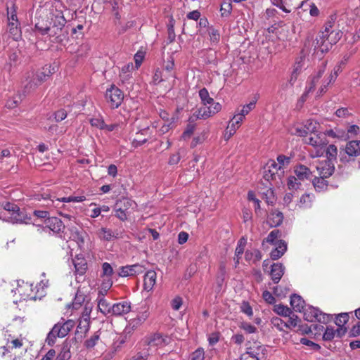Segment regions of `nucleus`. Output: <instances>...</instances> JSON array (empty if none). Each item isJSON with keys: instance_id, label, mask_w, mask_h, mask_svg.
<instances>
[{"instance_id": "nucleus-1", "label": "nucleus", "mask_w": 360, "mask_h": 360, "mask_svg": "<svg viewBox=\"0 0 360 360\" xmlns=\"http://www.w3.org/2000/svg\"><path fill=\"white\" fill-rule=\"evenodd\" d=\"M60 1L47 0L36 12L35 30L41 35L58 37L66 23Z\"/></svg>"}, {"instance_id": "nucleus-2", "label": "nucleus", "mask_w": 360, "mask_h": 360, "mask_svg": "<svg viewBox=\"0 0 360 360\" xmlns=\"http://www.w3.org/2000/svg\"><path fill=\"white\" fill-rule=\"evenodd\" d=\"M342 32L335 30L326 34L325 38H316L313 40V36H308L305 42L304 48L309 51H320L321 53L327 52L333 44H335L342 38Z\"/></svg>"}, {"instance_id": "nucleus-3", "label": "nucleus", "mask_w": 360, "mask_h": 360, "mask_svg": "<svg viewBox=\"0 0 360 360\" xmlns=\"http://www.w3.org/2000/svg\"><path fill=\"white\" fill-rule=\"evenodd\" d=\"M199 97L201 103L204 106L198 108L193 113V116H195L196 119L206 120L212 117L221 110V105L219 103L214 101V99L210 97L206 88H202L199 91Z\"/></svg>"}, {"instance_id": "nucleus-4", "label": "nucleus", "mask_w": 360, "mask_h": 360, "mask_svg": "<svg viewBox=\"0 0 360 360\" xmlns=\"http://www.w3.org/2000/svg\"><path fill=\"white\" fill-rule=\"evenodd\" d=\"M5 211L10 214L6 217L5 214H0V219L11 223H30V218L27 217L23 211H21L18 205L14 203L7 202L2 205Z\"/></svg>"}, {"instance_id": "nucleus-5", "label": "nucleus", "mask_w": 360, "mask_h": 360, "mask_svg": "<svg viewBox=\"0 0 360 360\" xmlns=\"http://www.w3.org/2000/svg\"><path fill=\"white\" fill-rule=\"evenodd\" d=\"M75 322L72 320H68L56 323L51 330L48 333L46 342L52 346L55 344L56 338L65 337L74 328Z\"/></svg>"}, {"instance_id": "nucleus-6", "label": "nucleus", "mask_w": 360, "mask_h": 360, "mask_svg": "<svg viewBox=\"0 0 360 360\" xmlns=\"http://www.w3.org/2000/svg\"><path fill=\"white\" fill-rule=\"evenodd\" d=\"M49 68L50 67L44 68L43 70L37 72L33 71L28 72L25 76V81L23 82L25 92L30 93L45 81L46 77H49V75L51 74Z\"/></svg>"}, {"instance_id": "nucleus-7", "label": "nucleus", "mask_w": 360, "mask_h": 360, "mask_svg": "<svg viewBox=\"0 0 360 360\" xmlns=\"http://www.w3.org/2000/svg\"><path fill=\"white\" fill-rule=\"evenodd\" d=\"M303 138L305 143L314 147V150L310 152L312 158L321 157L323 155L325 146H327L324 134L317 132Z\"/></svg>"}, {"instance_id": "nucleus-8", "label": "nucleus", "mask_w": 360, "mask_h": 360, "mask_svg": "<svg viewBox=\"0 0 360 360\" xmlns=\"http://www.w3.org/2000/svg\"><path fill=\"white\" fill-rule=\"evenodd\" d=\"M171 339L167 335H163L160 333H155L146 336L143 340V345L147 347L144 348V352H148L153 348L162 347L169 345Z\"/></svg>"}, {"instance_id": "nucleus-9", "label": "nucleus", "mask_w": 360, "mask_h": 360, "mask_svg": "<svg viewBox=\"0 0 360 360\" xmlns=\"http://www.w3.org/2000/svg\"><path fill=\"white\" fill-rule=\"evenodd\" d=\"M266 348L261 342L255 341H248L245 344V352L243 354H248L254 358L264 360L266 355Z\"/></svg>"}, {"instance_id": "nucleus-10", "label": "nucleus", "mask_w": 360, "mask_h": 360, "mask_svg": "<svg viewBox=\"0 0 360 360\" xmlns=\"http://www.w3.org/2000/svg\"><path fill=\"white\" fill-rule=\"evenodd\" d=\"M304 318L306 321L313 322L317 321L321 323H327L330 321V315L323 313L318 308L308 306L303 309Z\"/></svg>"}, {"instance_id": "nucleus-11", "label": "nucleus", "mask_w": 360, "mask_h": 360, "mask_svg": "<svg viewBox=\"0 0 360 360\" xmlns=\"http://www.w3.org/2000/svg\"><path fill=\"white\" fill-rule=\"evenodd\" d=\"M284 171L274 160H269L264 167V179L270 182L281 179Z\"/></svg>"}, {"instance_id": "nucleus-12", "label": "nucleus", "mask_w": 360, "mask_h": 360, "mask_svg": "<svg viewBox=\"0 0 360 360\" xmlns=\"http://www.w3.org/2000/svg\"><path fill=\"white\" fill-rule=\"evenodd\" d=\"M319 124L311 119L307 120L302 127H296L292 134L298 136L305 137L319 132Z\"/></svg>"}, {"instance_id": "nucleus-13", "label": "nucleus", "mask_w": 360, "mask_h": 360, "mask_svg": "<svg viewBox=\"0 0 360 360\" xmlns=\"http://www.w3.org/2000/svg\"><path fill=\"white\" fill-rule=\"evenodd\" d=\"M105 98L112 108H117L121 105L124 95L120 89L112 86L106 91Z\"/></svg>"}, {"instance_id": "nucleus-14", "label": "nucleus", "mask_w": 360, "mask_h": 360, "mask_svg": "<svg viewBox=\"0 0 360 360\" xmlns=\"http://www.w3.org/2000/svg\"><path fill=\"white\" fill-rule=\"evenodd\" d=\"M13 291L15 294L18 293L22 300H36L37 298V293L33 291L32 285L23 281L18 282V287Z\"/></svg>"}, {"instance_id": "nucleus-15", "label": "nucleus", "mask_w": 360, "mask_h": 360, "mask_svg": "<svg viewBox=\"0 0 360 360\" xmlns=\"http://www.w3.org/2000/svg\"><path fill=\"white\" fill-rule=\"evenodd\" d=\"M46 228L52 231L54 234H58L62 237L61 233L63 232L65 226L63 221L57 217H49L45 221Z\"/></svg>"}, {"instance_id": "nucleus-16", "label": "nucleus", "mask_w": 360, "mask_h": 360, "mask_svg": "<svg viewBox=\"0 0 360 360\" xmlns=\"http://www.w3.org/2000/svg\"><path fill=\"white\" fill-rule=\"evenodd\" d=\"M144 269V267L139 264L127 265L120 269L119 276L122 277L132 276L142 274Z\"/></svg>"}, {"instance_id": "nucleus-17", "label": "nucleus", "mask_w": 360, "mask_h": 360, "mask_svg": "<svg viewBox=\"0 0 360 360\" xmlns=\"http://www.w3.org/2000/svg\"><path fill=\"white\" fill-rule=\"evenodd\" d=\"M242 122L241 116H233L224 134V139L226 140H229L236 133L237 129L240 127Z\"/></svg>"}, {"instance_id": "nucleus-18", "label": "nucleus", "mask_w": 360, "mask_h": 360, "mask_svg": "<svg viewBox=\"0 0 360 360\" xmlns=\"http://www.w3.org/2000/svg\"><path fill=\"white\" fill-rule=\"evenodd\" d=\"M112 314L115 316H122L129 313L131 311V303L128 301H122L112 305Z\"/></svg>"}, {"instance_id": "nucleus-19", "label": "nucleus", "mask_w": 360, "mask_h": 360, "mask_svg": "<svg viewBox=\"0 0 360 360\" xmlns=\"http://www.w3.org/2000/svg\"><path fill=\"white\" fill-rule=\"evenodd\" d=\"M316 169L321 177L328 178L333 174L334 172V167L331 165L330 162L324 161L323 162H320L316 166Z\"/></svg>"}, {"instance_id": "nucleus-20", "label": "nucleus", "mask_w": 360, "mask_h": 360, "mask_svg": "<svg viewBox=\"0 0 360 360\" xmlns=\"http://www.w3.org/2000/svg\"><path fill=\"white\" fill-rule=\"evenodd\" d=\"M294 172L295 176L300 181L310 179L312 175L311 169L303 165H298L295 166Z\"/></svg>"}, {"instance_id": "nucleus-21", "label": "nucleus", "mask_w": 360, "mask_h": 360, "mask_svg": "<svg viewBox=\"0 0 360 360\" xmlns=\"http://www.w3.org/2000/svg\"><path fill=\"white\" fill-rule=\"evenodd\" d=\"M285 267L281 263L271 265L270 275L274 283H278L284 274Z\"/></svg>"}, {"instance_id": "nucleus-22", "label": "nucleus", "mask_w": 360, "mask_h": 360, "mask_svg": "<svg viewBox=\"0 0 360 360\" xmlns=\"http://www.w3.org/2000/svg\"><path fill=\"white\" fill-rule=\"evenodd\" d=\"M157 274L155 271H148L144 275L143 288L149 292L152 290L156 283Z\"/></svg>"}, {"instance_id": "nucleus-23", "label": "nucleus", "mask_w": 360, "mask_h": 360, "mask_svg": "<svg viewBox=\"0 0 360 360\" xmlns=\"http://www.w3.org/2000/svg\"><path fill=\"white\" fill-rule=\"evenodd\" d=\"M73 264L75 269V273L76 275L83 276L87 269V262L84 257L77 256L73 259Z\"/></svg>"}, {"instance_id": "nucleus-24", "label": "nucleus", "mask_w": 360, "mask_h": 360, "mask_svg": "<svg viewBox=\"0 0 360 360\" xmlns=\"http://www.w3.org/2000/svg\"><path fill=\"white\" fill-rule=\"evenodd\" d=\"M98 235L101 240L107 241L120 238V233L117 231H112L111 229L105 227H102L98 231Z\"/></svg>"}, {"instance_id": "nucleus-25", "label": "nucleus", "mask_w": 360, "mask_h": 360, "mask_svg": "<svg viewBox=\"0 0 360 360\" xmlns=\"http://www.w3.org/2000/svg\"><path fill=\"white\" fill-rule=\"evenodd\" d=\"M345 152L349 156L360 155V141H349L345 146Z\"/></svg>"}, {"instance_id": "nucleus-26", "label": "nucleus", "mask_w": 360, "mask_h": 360, "mask_svg": "<svg viewBox=\"0 0 360 360\" xmlns=\"http://www.w3.org/2000/svg\"><path fill=\"white\" fill-rule=\"evenodd\" d=\"M303 58L300 57L299 60H297L293 67V70L291 72L290 77L288 82V84L286 85H290V86H292L296 82L298 75L300 74L303 64H302Z\"/></svg>"}, {"instance_id": "nucleus-27", "label": "nucleus", "mask_w": 360, "mask_h": 360, "mask_svg": "<svg viewBox=\"0 0 360 360\" xmlns=\"http://www.w3.org/2000/svg\"><path fill=\"white\" fill-rule=\"evenodd\" d=\"M283 220V213L275 210L270 213L268 217V223L271 227L280 226Z\"/></svg>"}, {"instance_id": "nucleus-28", "label": "nucleus", "mask_w": 360, "mask_h": 360, "mask_svg": "<svg viewBox=\"0 0 360 360\" xmlns=\"http://www.w3.org/2000/svg\"><path fill=\"white\" fill-rule=\"evenodd\" d=\"M290 305L292 308L298 312H301L304 309V300L302 297L297 294H294L290 297Z\"/></svg>"}, {"instance_id": "nucleus-29", "label": "nucleus", "mask_w": 360, "mask_h": 360, "mask_svg": "<svg viewBox=\"0 0 360 360\" xmlns=\"http://www.w3.org/2000/svg\"><path fill=\"white\" fill-rule=\"evenodd\" d=\"M91 306L89 304H86L82 311V315L81 319H79L78 328H82V324L84 323V327L86 329H89V319H90V314L91 311Z\"/></svg>"}, {"instance_id": "nucleus-30", "label": "nucleus", "mask_w": 360, "mask_h": 360, "mask_svg": "<svg viewBox=\"0 0 360 360\" xmlns=\"http://www.w3.org/2000/svg\"><path fill=\"white\" fill-rule=\"evenodd\" d=\"M325 72V65L323 66L317 72L316 75L314 76L309 86H307L306 91L302 95V98L305 97L309 93L314 91L316 84L319 82V80L322 77L323 72Z\"/></svg>"}, {"instance_id": "nucleus-31", "label": "nucleus", "mask_w": 360, "mask_h": 360, "mask_svg": "<svg viewBox=\"0 0 360 360\" xmlns=\"http://www.w3.org/2000/svg\"><path fill=\"white\" fill-rule=\"evenodd\" d=\"M286 250L287 244L284 241L280 240L277 247L271 250V258L274 260L278 259L283 255Z\"/></svg>"}, {"instance_id": "nucleus-32", "label": "nucleus", "mask_w": 360, "mask_h": 360, "mask_svg": "<svg viewBox=\"0 0 360 360\" xmlns=\"http://www.w3.org/2000/svg\"><path fill=\"white\" fill-rule=\"evenodd\" d=\"M86 200V197L84 195L79 196H69L65 197L62 198H56V200H52V203L54 206L58 207L60 202H81Z\"/></svg>"}, {"instance_id": "nucleus-33", "label": "nucleus", "mask_w": 360, "mask_h": 360, "mask_svg": "<svg viewBox=\"0 0 360 360\" xmlns=\"http://www.w3.org/2000/svg\"><path fill=\"white\" fill-rule=\"evenodd\" d=\"M336 20V15H331L329 18L327 20V21L325 22L324 25V30L321 32V34L319 36V38L323 37L326 36L327 34L334 31L333 27L335 25Z\"/></svg>"}, {"instance_id": "nucleus-34", "label": "nucleus", "mask_w": 360, "mask_h": 360, "mask_svg": "<svg viewBox=\"0 0 360 360\" xmlns=\"http://www.w3.org/2000/svg\"><path fill=\"white\" fill-rule=\"evenodd\" d=\"M98 308L104 315L112 313V305L105 297H98Z\"/></svg>"}, {"instance_id": "nucleus-35", "label": "nucleus", "mask_w": 360, "mask_h": 360, "mask_svg": "<svg viewBox=\"0 0 360 360\" xmlns=\"http://www.w3.org/2000/svg\"><path fill=\"white\" fill-rule=\"evenodd\" d=\"M262 253L257 249L247 250L245 254L246 261L256 263L262 259Z\"/></svg>"}, {"instance_id": "nucleus-36", "label": "nucleus", "mask_w": 360, "mask_h": 360, "mask_svg": "<svg viewBox=\"0 0 360 360\" xmlns=\"http://www.w3.org/2000/svg\"><path fill=\"white\" fill-rule=\"evenodd\" d=\"M27 92H25V89L23 90V94H18L15 95L13 97L9 98L6 101V107L8 108H14L18 105V104L22 101L23 98L25 96Z\"/></svg>"}, {"instance_id": "nucleus-37", "label": "nucleus", "mask_w": 360, "mask_h": 360, "mask_svg": "<svg viewBox=\"0 0 360 360\" xmlns=\"http://www.w3.org/2000/svg\"><path fill=\"white\" fill-rule=\"evenodd\" d=\"M9 33L11 37L15 41L21 37V31L18 26L16 22H9L8 23Z\"/></svg>"}, {"instance_id": "nucleus-38", "label": "nucleus", "mask_w": 360, "mask_h": 360, "mask_svg": "<svg viewBox=\"0 0 360 360\" xmlns=\"http://www.w3.org/2000/svg\"><path fill=\"white\" fill-rule=\"evenodd\" d=\"M301 7L304 9V11H307V10L309 8V13L312 17H317L320 13L319 8L314 3L302 1Z\"/></svg>"}, {"instance_id": "nucleus-39", "label": "nucleus", "mask_w": 360, "mask_h": 360, "mask_svg": "<svg viewBox=\"0 0 360 360\" xmlns=\"http://www.w3.org/2000/svg\"><path fill=\"white\" fill-rule=\"evenodd\" d=\"M22 345V342L21 340L15 339L11 341H8L7 343V346H4L0 348L2 350V356L6 354V352H8L10 349H16L20 348Z\"/></svg>"}, {"instance_id": "nucleus-40", "label": "nucleus", "mask_w": 360, "mask_h": 360, "mask_svg": "<svg viewBox=\"0 0 360 360\" xmlns=\"http://www.w3.org/2000/svg\"><path fill=\"white\" fill-rule=\"evenodd\" d=\"M323 177H315L313 179V185L316 191H325L328 187L327 181Z\"/></svg>"}, {"instance_id": "nucleus-41", "label": "nucleus", "mask_w": 360, "mask_h": 360, "mask_svg": "<svg viewBox=\"0 0 360 360\" xmlns=\"http://www.w3.org/2000/svg\"><path fill=\"white\" fill-rule=\"evenodd\" d=\"M274 311L277 314L285 317L290 316L292 314V310L289 307L281 304H276Z\"/></svg>"}, {"instance_id": "nucleus-42", "label": "nucleus", "mask_w": 360, "mask_h": 360, "mask_svg": "<svg viewBox=\"0 0 360 360\" xmlns=\"http://www.w3.org/2000/svg\"><path fill=\"white\" fill-rule=\"evenodd\" d=\"M313 200L314 195L312 194L305 193L300 197L299 206L304 208L309 207L311 205Z\"/></svg>"}, {"instance_id": "nucleus-43", "label": "nucleus", "mask_w": 360, "mask_h": 360, "mask_svg": "<svg viewBox=\"0 0 360 360\" xmlns=\"http://www.w3.org/2000/svg\"><path fill=\"white\" fill-rule=\"evenodd\" d=\"M133 69L134 65L132 63H129L122 68L120 77L122 78L123 81L127 80L129 78Z\"/></svg>"}, {"instance_id": "nucleus-44", "label": "nucleus", "mask_w": 360, "mask_h": 360, "mask_svg": "<svg viewBox=\"0 0 360 360\" xmlns=\"http://www.w3.org/2000/svg\"><path fill=\"white\" fill-rule=\"evenodd\" d=\"M100 331L96 332L91 338L87 339L84 345L86 348H93L100 339Z\"/></svg>"}, {"instance_id": "nucleus-45", "label": "nucleus", "mask_w": 360, "mask_h": 360, "mask_svg": "<svg viewBox=\"0 0 360 360\" xmlns=\"http://www.w3.org/2000/svg\"><path fill=\"white\" fill-rule=\"evenodd\" d=\"M256 101H251L248 104L244 105L240 112L236 115L235 116H241V120H243L245 116L248 115L252 109L255 108Z\"/></svg>"}, {"instance_id": "nucleus-46", "label": "nucleus", "mask_w": 360, "mask_h": 360, "mask_svg": "<svg viewBox=\"0 0 360 360\" xmlns=\"http://www.w3.org/2000/svg\"><path fill=\"white\" fill-rule=\"evenodd\" d=\"M208 34L212 44H217L220 39V34L218 30L214 27H210Z\"/></svg>"}, {"instance_id": "nucleus-47", "label": "nucleus", "mask_w": 360, "mask_h": 360, "mask_svg": "<svg viewBox=\"0 0 360 360\" xmlns=\"http://www.w3.org/2000/svg\"><path fill=\"white\" fill-rule=\"evenodd\" d=\"M239 328L248 334L255 333L257 331V328L255 326L246 321L241 322Z\"/></svg>"}, {"instance_id": "nucleus-48", "label": "nucleus", "mask_w": 360, "mask_h": 360, "mask_svg": "<svg viewBox=\"0 0 360 360\" xmlns=\"http://www.w3.org/2000/svg\"><path fill=\"white\" fill-rule=\"evenodd\" d=\"M271 322L273 327L277 328L280 331L285 330L286 328L285 322L278 317L272 318Z\"/></svg>"}, {"instance_id": "nucleus-49", "label": "nucleus", "mask_w": 360, "mask_h": 360, "mask_svg": "<svg viewBox=\"0 0 360 360\" xmlns=\"http://www.w3.org/2000/svg\"><path fill=\"white\" fill-rule=\"evenodd\" d=\"M300 181V180H299L297 176H289L287 183L288 188L290 190L298 189L301 185Z\"/></svg>"}, {"instance_id": "nucleus-50", "label": "nucleus", "mask_w": 360, "mask_h": 360, "mask_svg": "<svg viewBox=\"0 0 360 360\" xmlns=\"http://www.w3.org/2000/svg\"><path fill=\"white\" fill-rule=\"evenodd\" d=\"M71 357V353L68 346L62 347L60 352L56 357V360H68Z\"/></svg>"}, {"instance_id": "nucleus-51", "label": "nucleus", "mask_w": 360, "mask_h": 360, "mask_svg": "<svg viewBox=\"0 0 360 360\" xmlns=\"http://www.w3.org/2000/svg\"><path fill=\"white\" fill-rule=\"evenodd\" d=\"M113 274V269L111 265L108 262H104L102 264V274L103 278H111Z\"/></svg>"}, {"instance_id": "nucleus-52", "label": "nucleus", "mask_w": 360, "mask_h": 360, "mask_svg": "<svg viewBox=\"0 0 360 360\" xmlns=\"http://www.w3.org/2000/svg\"><path fill=\"white\" fill-rule=\"evenodd\" d=\"M289 317V319L286 323V328L292 329L298 326L299 322L300 320L298 319L297 316L295 314H291Z\"/></svg>"}, {"instance_id": "nucleus-53", "label": "nucleus", "mask_w": 360, "mask_h": 360, "mask_svg": "<svg viewBox=\"0 0 360 360\" xmlns=\"http://www.w3.org/2000/svg\"><path fill=\"white\" fill-rule=\"evenodd\" d=\"M205 351L202 347L195 349L191 355V360H204Z\"/></svg>"}, {"instance_id": "nucleus-54", "label": "nucleus", "mask_w": 360, "mask_h": 360, "mask_svg": "<svg viewBox=\"0 0 360 360\" xmlns=\"http://www.w3.org/2000/svg\"><path fill=\"white\" fill-rule=\"evenodd\" d=\"M232 10L231 3L229 1H224L221 6V12L222 16H228L231 14Z\"/></svg>"}, {"instance_id": "nucleus-55", "label": "nucleus", "mask_w": 360, "mask_h": 360, "mask_svg": "<svg viewBox=\"0 0 360 360\" xmlns=\"http://www.w3.org/2000/svg\"><path fill=\"white\" fill-rule=\"evenodd\" d=\"M325 152L326 153L328 158L332 159L336 157L338 150L336 146L331 144L328 146H325Z\"/></svg>"}, {"instance_id": "nucleus-56", "label": "nucleus", "mask_w": 360, "mask_h": 360, "mask_svg": "<svg viewBox=\"0 0 360 360\" xmlns=\"http://www.w3.org/2000/svg\"><path fill=\"white\" fill-rule=\"evenodd\" d=\"M300 342L301 344L308 346L312 350H314V351H318L321 348L318 344H316L305 338H300Z\"/></svg>"}, {"instance_id": "nucleus-57", "label": "nucleus", "mask_w": 360, "mask_h": 360, "mask_svg": "<svg viewBox=\"0 0 360 360\" xmlns=\"http://www.w3.org/2000/svg\"><path fill=\"white\" fill-rule=\"evenodd\" d=\"M349 315L347 313L340 314L335 319V324L338 326H344V325L348 321Z\"/></svg>"}, {"instance_id": "nucleus-58", "label": "nucleus", "mask_w": 360, "mask_h": 360, "mask_svg": "<svg viewBox=\"0 0 360 360\" xmlns=\"http://www.w3.org/2000/svg\"><path fill=\"white\" fill-rule=\"evenodd\" d=\"M282 1L283 6H281L280 8L287 13H290L293 8H296L291 0H283Z\"/></svg>"}, {"instance_id": "nucleus-59", "label": "nucleus", "mask_w": 360, "mask_h": 360, "mask_svg": "<svg viewBox=\"0 0 360 360\" xmlns=\"http://www.w3.org/2000/svg\"><path fill=\"white\" fill-rule=\"evenodd\" d=\"M291 158L290 157L285 156L284 155H279L277 157V162L278 165L281 167V169H283V167L288 166L290 162Z\"/></svg>"}, {"instance_id": "nucleus-60", "label": "nucleus", "mask_w": 360, "mask_h": 360, "mask_svg": "<svg viewBox=\"0 0 360 360\" xmlns=\"http://www.w3.org/2000/svg\"><path fill=\"white\" fill-rule=\"evenodd\" d=\"M335 330L332 327H327L323 335V338L324 340H331L335 336Z\"/></svg>"}, {"instance_id": "nucleus-61", "label": "nucleus", "mask_w": 360, "mask_h": 360, "mask_svg": "<svg viewBox=\"0 0 360 360\" xmlns=\"http://www.w3.org/2000/svg\"><path fill=\"white\" fill-rule=\"evenodd\" d=\"M240 310L243 313L245 314L249 317H250L253 315L252 309L251 306L250 305V304L247 302H243L241 304Z\"/></svg>"}, {"instance_id": "nucleus-62", "label": "nucleus", "mask_w": 360, "mask_h": 360, "mask_svg": "<svg viewBox=\"0 0 360 360\" xmlns=\"http://www.w3.org/2000/svg\"><path fill=\"white\" fill-rule=\"evenodd\" d=\"M195 124H191V123H189L185 131H184V133L182 134V138L184 139H188L190 138V136L193 134L194 131H195Z\"/></svg>"}, {"instance_id": "nucleus-63", "label": "nucleus", "mask_w": 360, "mask_h": 360, "mask_svg": "<svg viewBox=\"0 0 360 360\" xmlns=\"http://www.w3.org/2000/svg\"><path fill=\"white\" fill-rule=\"evenodd\" d=\"M280 231L278 230H273L269 233L268 236L266 238V242L273 244L276 239L278 237Z\"/></svg>"}, {"instance_id": "nucleus-64", "label": "nucleus", "mask_w": 360, "mask_h": 360, "mask_svg": "<svg viewBox=\"0 0 360 360\" xmlns=\"http://www.w3.org/2000/svg\"><path fill=\"white\" fill-rule=\"evenodd\" d=\"M67 117V112L64 109H60L54 113V118L56 122H60Z\"/></svg>"}]
</instances>
